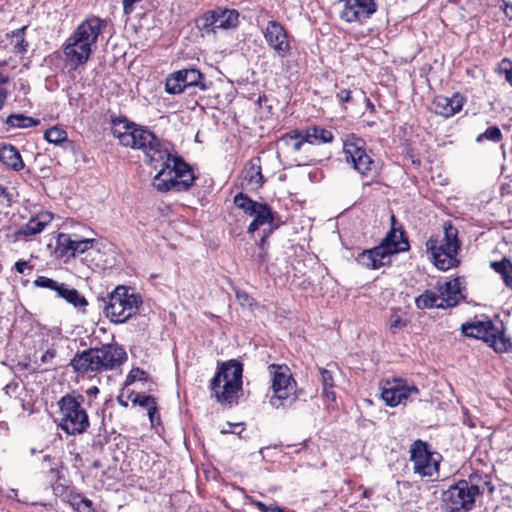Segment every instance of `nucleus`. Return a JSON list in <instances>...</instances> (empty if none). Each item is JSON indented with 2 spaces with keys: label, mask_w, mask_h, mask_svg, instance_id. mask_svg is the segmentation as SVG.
Segmentation results:
<instances>
[{
  "label": "nucleus",
  "mask_w": 512,
  "mask_h": 512,
  "mask_svg": "<svg viewBox=\"0 0 512 512\" xmlns=\"http://www.w3.org/2000/svg\"><path fill=\"white\" fill-rule=\"evenodd\" d=\"M389 326L392 330H397L405 326V322L402 320V318L398 314L391 315L389 319Z\"/></svg>",
  "instance_id": "nucleus-48"
},
{
  "label": "nucleus",
  "mask_w": 512,
  "mask_h": 512,
  "mask_svg": "<svg viewBox=\"0 0 512 512\" xmlns=\"http://www.w3.org/2000/svg\"><path fill=\"white\" fill-rule=\"evenodd\" d=\"M112 134L120 144L143 151L148 164L158 170L152 186L161 193L169 191L187 192L198 177L182 157L172 155L165 144L146 127L126 120H113Z\"/></svg>",
  "instance_id": "nucleus-1"
},
{
  "label": "nucleus",
  "mask_w": 512,
  "mask_h": 512,
  "mask_svg": "<svg viewBox=\"0 0 512 512\" xmlns=\"http://www.w3.org/2000/svg\"><path fill=\"white\" fill-rule=\"evenodd\" d=\"M146 410L148 412V417L152 425H154L155 422H159L160 417L158 414L157 402L155 398L152 400V404H149V406L146 407Z\"/></svg>",
  "instance_id": "nucleus-47"
},
{
  "label": "nucleus",
  "mask_w": 512,
  "mask_h": 512,
  "mask_svg": "<svg viewBox=\"0 0 512 512\" xmlns=\"http://www.w3.org/2000/svg\"><path fill=\"white\" fill-rule=\"evenodd\" d=\"M87 393L89 395H97L99 393V389H98V387L93 386V387L88 389Z\"/></svg>",
  "instance_id": "nucleus-59"
},
{
  "label": "nucleus",
  "mask_w": 512,
  "mask_h": 512,
  "mask_svg": "<svg viewBox=\"0 0 512 512\" xmlns=\"http://www.w3.org/2000/svg\"><path fill=\"white\" fill-rule=\"evenodd\" d=\"M94 242H95L94 239H81V240L74 239L73 249H72V252H73L72 257H75L76 255L82 254L85 251L91 249L94 245Z\"/></svg>",
  "instance_id": "nucleus-43"
},
{
  "label": "nucleus",
  "mask_w": 512,
  "mask_h": 512,
  "mask_svg": "<svg viewBox=\"0 0 512 512\" xmlns=\"http://www.w3.org/2000/svg\"><path fill=\"white\" fill-rule=\"evenodd\" d=\"M286 146L290 147L292 151L298 152L304 143H307L306 140V132L293 130L289 133H286L281 139Z\"/></svg>",
  "instance_id": "nucleus-36"
},
{
  "label": "nucleus",
  "mask_w": 512,
  "mask_h": 512,
  "mask_svg": "<svg viewBox=\"0 0 512 512\" xmlns=\"http://www.w3.org/2000/svg\"><path fill=\"white\" fill-rule=\"evenodd\" d=\"M462 333L467 337L481 339L496 352L508 351L509 341L502 330L497 328L491 320L466 322L461 326Z\"/></svg>",
  "instance_id": "nucleus-11"
},
{
  "label": "nucleus",
  "mask_w": 512,
  "mask_h": 512,
  "mask_svg": "<svg viewBox=\"0 0 512 512\" xmlns=\"http://www.w3.org/2000/svg\"><path fill=\"white\" fill-rule=\"evenodd\" d=\"M44 139L51 144L61 146L65 150L73 147V142L68 139L67 132L57 126L47 129L44 133Z\"/></svg>",
  "instance_id": "nucleus-26"
},
{
  "label": "nucleus",
  "mask_w": 512,
  "mask_h": 512,
  "mask_svg": "<svg viewBox=\"0 0 512 512\" xmlns=\"http://www.w3.org/2000/svg\"><path fill=\"white\" fill-rule=\"evenodd\" d=\"M50 214H41L31 218L26 224L22 225L17 232L19 236H33L41 233L46 225L51 221Z\"/></svg>",
  "instance_id": "nucleus-23"
},
{
  "label": "nucleus",
  "mask_w": 512,
  "mask_h": 512,
  "mask_svg": "<svg viewBox=\"0 0 512 512\" xmlns=\"http://www.w3.org/2000/svg\"><path fill=\"white\" fill-rule=\"evenodd\" d=\"M252 217H254V219L248 226V233H254L256 230L259 229L260 226H263L265 224H272L274 221V213L272 212L271 208L265 203H262L259 206V209L256 211L255 214L252 215Z\"/></svg>",
  "instance_id": "nucleus-25"
},
{
  "label": "nucleus",
  "mask_w": 512,
  "mask_h": 512,
  "mask_svg": "<svg viewBox=\"0 0 512 512\" xmlns=\"http://www.w3.org/2000/svg\"><path fill=\"white\" fill-rule=\"evenodd\" d=\"M39 123L38 119L24 114H11L5 120L7 130L11 128H30L37 126Z\"/></svg>",
  "instance_id": "nucleus-32"
},
{
  "label": "nucleus",
  "mask_w": 512,
  "mask_h": 512,
  "mask_svg": "<svg viewBox=\"0 0 512 512\" xmlns=\"http://www.w3.org/2000/svg\"><path fill=\"white\" fill-rule=\"evenodd\" d=\"M409 247L404 231L392 226L378 246L359 253L356 261L365 268L379 269L390 263L391 255L407 251Z\"/></svg>",
  "instance_id": "nucleus-5"
},
{
  "label": "nucleus",
  "mask_w": 512,
  "mask_h": 512,
  "mask_svg": "<svg viewBox=\"0 0 512 512\" xmlns=\"http://www.w3.org/2000/svg\"><path fill=\"white\" fill-rule=\"evenodd\" d=\"M268 369L273 392L269 399L270 405L275 409L291 405L298 396L296 394L297 383L292 377L290 369L286 365L277 364H271Z\"/></svg>",
  "instance_id": "nucleus-9"
},
{
  "label": "nucleus",
  "mask_w": 512,
  "mask_h": 512,
  "mask_svg": "<svg viewBox=\"0 0 512 512\" xmlns=\"http://www.w3.org/2000/svg\"><path fill=\"white\" fill-rule=\"evenodd\" d=\"M502 2L506 15L512 18V0H502Z\"/></svg>",
  "instance_id": "nucleus-57"
},
{
  "label": "nucleus",
  "mask_w": 512,
  "mask_h": 512,
  "mask_svg": "<svg viewBox=\"0 0 512 512\" xmlns=\"http://www.w3.org/2000/svg\"><path fill=\"white\" fill-rule=\"evenodd\" d=\"M5 193V188L0 185V195Z\"/></svg>",
  "instance_id": "nucleus-63"
},
{
  "label": "nucleus",
  "mask_w": 512,
  "mask_h": 512,
  "mask_svg": "<svg viewBox=\"0 0 512 512\" xmlns=\"http://www.w3.org/2000/svg\"><path fill=\"white\" fill-rule=\"evenodd\" d=\"M43 466H44V468L48 469V473L50 475V481L60 479V471L58 469V462H56L54 458H51L49 455H45L43 457Z\"/></svg>",
  "instance_id": "nucleus-39"
},
{
  "label": "nucleus",
  "mask_w": 512,
  "mask_h": 512,
  "mask_svg": "<svg viewBox=\"0 0 512 512\" xmlns=\"http://www.w3.org/2000/svg\"><path fill=\"white\" fill-rule=\"evenodd\" d=\"M127 398L132 402L133 405H138L145 409L149 406V404H152V400L154 399V397L151 395H144L134 391H131Z\"/></svg>",
  "instance_id": "nucleus-40"
},
{
  "label": "nucleus",
  "mask_w": 512,
  "mask_h": 512,
  "mask_svg": "<svg viewBox=\"0 0 512 512\" xmlns=\"http://www.w3.org/2000/svg\"><path fill=\"white\" fill-rule=\"evenodd\" d=\"M416 307L419 309L441 308L446 309L441 300V295L432 290H426L415 299Z\"/></svg>",
  "instance_id": "nucleus-27"
},
{
  "label": "nucleus",
  "mask_w": 512,
  "mask_h": 512,
  "mask_svg": "<svg viewBox=\"0 0 512 512\" xmlns=\"http://www.w3.org/2000/svg\"><path fill=\"white\" fill-rule=\"evenodd\" d=\"M505 284L512 289V272L511 274L504 280Z\"/></svg>",
  "instance_id": "nucleus-61"
},
{
  "label": "nucleus",
  "mask_w": 512,
  "mask_h": 512,
  "mask_svg": "<svg viewBox=\"0 0 512 512\" xmlns=\"http://www.w3.org/2000/svg\"><path fill=\"white\" fill-rule=\"evenodd\" d=\"M439 294L445 308L456 306L461 298L460 282L458 279L445 282L443 285H439Z\"/></svg>",
  "instance_id": "nucleus-21"
},
{
  "label": "nucleus",
  "mask_w": 512,
  "mask_h": 512,
  "mask_svg": "<svg viewBox=\"0 0 512 512\" xmlns=\"http://www.w3.org/2000/svg\"><path fill=\"white\" fill-rule=\"evenodd\" d=\"M95 350L98 352L101 372L117 368L127 360L125 349L118 344H104Z\"/></svg>",
  "instance_id": "nucleus-17"
},
{
  "label": "nucleus",
  "mask_w": 512,
  "mask_h": 512,
  "mask_svg": "<svg viewBox=\"0 0 512 512\" xmlns=\"http://www.w3.org/2000/svg\"><path fill=\"white\" fill-rule=\"evenodd\" d=\"M141 0H123V11L126 15H129L134 10V4Z\"/></svg>",
  "instance_id": "nucleus-53"
},
{
  "label": "nucleus",
  "mask_w": 512,
  "mask_h": 512,
  "mask_svg": "<svg viewBox=\"0 0 512 512\" xmlns=\"http://www.w3.org/2000/svg\"><path fill=\"white\" fill-rule=\"evenodd\" d=\"M319 373L321 376L322 395L331 401H335L336 393L334 391L335 384L332 371L319 368Z\"/></svg>",
  "instance_id": "nucleus-35"
},
{
  "label": "nucleus",
  "mask_w": 512,
  "mask_h": 512,
  "mask_svg": "<svg viewBox=\"0 0 512 512\" xmlns=\"http://www.w3.org/2000/svg\"><path fill=\"white\" fill-rule=\"evenodd\" d=\"M135 381H143V382L148 381V374L144 370H142L138 367L133 368L126 376L124 385L130 386Z\"/></svg>",
  "instance_id": "nucleus-42"
},
{
  "label": "nucleus",
  "mask_w": 512,
  "mask_h": 512,
  "mask_svg": "<svg viewBox=\"0 0 512 512\" xmlns=\"http://www.w3.org/2000/svg\"><path fill=\"white\" fill-rule=\"evenodd\" d=\"M236 296L241 303L249 300V296L245 292H238Z\"/></svg>",
  "instance_id": "nucleus-58"
},
{
  "label": "nucleus",
  "mask_w": 512,
  "mask_h": 512,
  "mask_svg": "<svg viewBox=\"0 0 512 512\" xmlns=\"http://www.w3.org/2000/svg\"><path fill=\"white\" fill-rule=\"evenodd\" d=\"M0 162L17 172L24 168L19 151L10 144H0Z\"/></svg>",
  "instance_id": "nucleus-22"
},
{
  "label": "nucleus",
  "mask_w": 512,
  "mask_h": 512,
  "mask_svg": "<svg viewBox=\"0 0 512 512\" xmlns=\"http://www.w3.org/2000/svg\"><path fill=\"white\" fill-rule=\"evenodd\" d=\"M58 297L66 300L69 304L75 307H83L87 305V301L75 288H70L68 285L61 283L58 292Z\"/></svg>",
  "instance_id": "nucleus-29"
},
{
  "label": "nucleus",
  "mask_w": 512,
  "mask_h": 512,
  "mask_svg": "<svg viewBox=\"0 0 512 512\" xmlns=\"http://www.w3.org/2000/svg\"><path fill=\"white\" fill-rule=\"evenodd\" d=\"M339 2L343 3L340 18L348 23L364 22L377 11L375 0H339Z\"/></svg>",
  "instance_id": "nucleus-16"
},
{
  "label": "nucleus",
  "mask_w": 512,
  "mask_h": 512,
  "mask_svg": "<svg viewBox=\"0 0 512 512\" xmlns=\"http://www.w3.org/2000/svg\"><path fill=\"white\" fill-rule=\"evenodd\" d=\"M27 30V26H23L19 29L12 31L11 33H7V38H9V45L12 47V51L15 54H24L27 52L28 42L25 40V32Z\"/></svg>",
  "instance_id": "nucleus-28"
},
{
  "label": "nucleus",
  "mask_w": 512,
  "mask_h": 512,
  "mask_svg": "<svg viewBox=\"0 0 512 512\" xmlns=\"http://www.w3.org/2000/svg\"><path fill=\"white\" fill-rule=\"evenodd\" d=\"M337 98L342 103L350 102L351 100V91L347 89H342L337 93Z\"/></svg>",
  "instance_id": "nucleus-54"
},
{
  "label": "nucleus",
  "mask_w": 512,
  "mask_h": 512,
  "mask_svg": "<svg viewBox=\"0 0 512 512\" xmlns=\"http://www.w3.org/2000/svg\"><path fill=\"white\" fill-rule=\"evenodd\" d=\"M255 504L262 512H284V510L278 506H266L261 502H256Z\"/></svg>",
  "instance_id": "nucleus-51"
},
{
  "label": "nucleus",
  "mask_w": 512,
  "mask_h": 512,
  "mask_svg": "<svg viewBox=\"0 0 512 512\" xmlns=\"http://www.w3.org/2000/svg\"><path fill=\"white\" fill-rule=\"evenodd\" d=\"M227 425L229 428L222 429L221 433H223V434H227V433L240 434L244 430L242 423H235V424L228 423Z\"/></svg>",
  "instance_id": "nucleus-50"
},
{
  "label": "nucleus",
  "mask_w": 512,
  "mask_h": 512,
  "mask_svg": "<svg viewBox=\"0 0 512 512\" xmlns=\"http://www.w3.org/2000/svg\"><path fill=\"white\" fill-rule=\"evenodd\" d=\"M502 132L498 126L488 127L482 134H479L476 138L478 143L483 140H489L495 143H498L502 140Z\"/></svg>",
  "instance_id": "nucleus-37"
},
{
  "label": "nucleus",
  "mask_w": 512,
  "mask_h": 512,
  "mask_svg": "<svg viewBox=\"0 0 512 512\" xmlns=\"http://www.w3.org/2000/svg\"><path fill=\"white\" fill-rule=\"evenodd\" d=\"M487 489L490 493L494 487L478 475L470 476L469 481H459L444 493V501L450 503V512H460L461 509L470 510L475 503V497Z\"/></svg>",
  "instance_id": "nucleus-6"
},
{
  "label": "nucleus",
  "mask_w": 512,
  "mask_h": 512,
  "mask_svg": "<svg viewBox=\"0 0 512 512\" xmlns=\"http://www.w3.org/2000/svg\"><path fill=\"white\" fill-rule=\"evenodd\" d=\"M14 268L15 270L19 273V274H23L25 272V269L26 268H29L30 270L33 269V266L32 265H29V263L27 261H24V260H19L15 263L14 265Z\"/></svg>",
  "instance_id": "nucleus-52"
},
{
  "label": "nucleus",
  "mask_w": 512,
  "mask_h": 512,
  "mask_svg": "<svg viewBox=\"0 0 512 512\" xmlns=\"http://www.w3.org/2000/svg\"><path fill=\"white\" fill-rule=\"evenodd\" d=\"M214 14L217 15V29H230L235 28L239 24V12L235 9H214Z\"/></svg>",
  "instance_id": "nucleus-24"
},
{
  "label": "nucleus",
  "mask_w": 512,
  "mask_h": 512,
  "mask_svg": "<svg viewBox=\"0 0 512 512\" xmlns=\"http://www.w3.org/2000/svg\"><path fill=\"white\" fill-rule=\"evenodd\" d=\"M11 387H12V384H6L5 387L3 388L4 392L6 394H9V391H10Z\"/></svg>",
  "instance_id": "nucleus-62"
},
{
  "label": "nucleus",
  "mask_w": 512,
  "mask_h": 512,
  "mask_svg": "<svg viewBox=\"0 0 512 512\" xmlns=\"http://www.w3.org/2000/svg\"><path fill=\"white\" fill-rule=\"evenodd\" d=\"M193 87H198L202 91L209 88L204 74L197 68H184L171 73L166 78L165 90L169 94H180Z\"/></svg>",
  "instance_id": "nucleus-13"
},
{
  "label": "nucleus",
  "mask_w": 512,
  "mask_h": 512,
  "mask_svg": "<svg viewBox=\"0 0 512 512\" xmlns=\"http://www.w3.org/2000/svg\"><path fill=\"white\" fill-rule=\"evenodd\" d=\"M266 43L279 58H286L292 50L289 35L285 27L276 20H270L263 30Z\"/></svg>",
  "instance_id": "nucleus-15"
},
{
  "label": "nucleus",
  "mask_w": 512,
  "mask_h": 512,
  "mask_svg": "<svg viewBox=\"0 0 512 512\" xmlns=\"http://www.w3.org/2000/svg\"><path fill=\"white\" fill-rule=\"evenodd\" d=\"M33 284L35 287L50 289L55 291L56 293L58 292V289L61 285V283H58L57 281L46 276H38L34 280Z\"/></svg>",
  "instance_id": "nucleus-41"
},
{
  "label": "nucleus",
  "mask_w": 512,
  "mask_h": 512,
  "mask_svg": "<svg viewBox=\"0 0 512 512\" xmlns=\"http://www.w3.org/2000/svg\"><path fill=\"white\" fill-rule=\"evenodd\" d=\"M391 221H392V223L395 222V216L394 215L391 216Z\"/></svg>",
  "instance_id": "nucleus-64"
},
{
  "label": "nucleus",
  "mask_w": 512,
  "mask_h": 512,
  "mask_svg": "<svg viewBox=\"0 0 512 512\" xmlns=\"http://www.w3.org/2000/svg\"><path fill=\"white\" fill-rule=\"evenodd\" d=\"M255 260L260 265L266 263L268 261V250H261L260 253L255 256Z\"/></svg>",
  "instance_id": "nucleus-56"
},
{
  "label": "nucleus",
  "mask_w": 512,
  "mask_h": 512,
  "mask_svg": "<svg viewBox=\"0 0 512 512\" xmlns=\"http://www.w3.org/2000/svg\"><path fill=\"white\" fill-rule=\"evenodd\" d=\"M215 17L217 15L214 14V10H210L196 19V27L202 32V35L216 33L217 18Z\"/></svg>",
  "instance_id": "nucleus-33"
},
{
  "label": "nucleus",
  "mask_w": 512,
  "mask_h": 512,
  "mask_svg": "<svg viewBox=\"0 0 512 512\" xmlns=\"http://www.w3.org/2000/svg\"><path fill=\"white\" fill-rule=\"evenodd\" d=\"M84 397L66 394L58 401L60 411L59 428L68 435H78L89 428V417L83 407Z\"/></svg>",
  "instance_id": "nucleus-7"
},
{
  "label": "nucleus",
  "mask_w": 512,
  "mask_h": 512,
  "mask_svg": "<svg viewBox=\"0 0 512 512\" xmlns=\"http://www.w3.org/2000/svg\"><path fill=\"white\" fill-rule=\"evenodd\" d=\"M275 227H271V229L269 230L268 233H264V235L260 238L259 242H258V246H259V249L260 250H268V243H267V238L269 236V233H271L273 231Z\"/></svg>",
  "instance_id": "nucleus-55"
},
{
  "label": "nucleus",
  "mask_w": 512,
  "mask_h": 512,
  "mask_svg": "<svg viewBox=\"0 0 512 512\" xmlns=\"http://www.w3.org/2000/svg\"><path fill=\"white\" fill-rule=\"evenodd\" d=\"M70 502H71V506L78 511L80 509L81 504H83L84 507H86V508H90L92 505V502L89 499L85 498L84 496H82L80 494H76V495L72 496Z\"/></svg>",
  "instance_id": "nucleus-46"
},
{
  "label": "nucleus",
  "mask_w": 512,
  "mask_h": 512,
  "mask_svg": "<svg viewBox=\"0 0 512 512\" xmlns=\"http://www.w3.org/2000/svg\"><path fill=\"white\" fill-rule=\"evenodd\" d=\"M56 356V350L54 348L47 349L40 357L42 364H51L52 360Z\"/></svg>",
  "instance_id": "nucleus-49"
},
{
  "label": "nucleus",
  "mask_w": 512,
  "mask_h": 512,
  "mask_svg": "<svg viewBox=\"0 0 512 512\" xmlns=\"http://www.w3.org/2000/svg\"><path fill=\"white\" fill-rule=\"evenodd\" d=\"M9 81V76L0 71V110L3 108L8 97L7 85Z\"/></svg>",
  "instance_id": "nucleus-44"
},
{
  "label": "nucleus",
  "mask_w": 512,
  "mask_h": 512,
  "mask_svg": "<svg viewBox=\"0 0 512 512\" xmlns=\"http://www.w3.org/2000/svg\"><path fill=\"white\" fill-rule=\"evenodd\" d=\"M142 297L129 287L119 285L109 295L104 306L106 317L113 323H124L138 313Z\"/></svg>",
  "instance_id": "nucleus-8"
},
{
  "label": "nucleus",
  "mask_w": 512,
  "mask_h": 512,
  "mask_svg": "<svg viewBox=\"0 0 512 512\" xmlns=\"http://www.w3.org/2000/svg\"><path fill=\"white\" fill-rule=\"evenodd\" d=\"M106 25V21L97 16H90L82 21L63 45L66 62L75 68L85 64Z\"/></svg>",
  "instance_id": "nucleus-2"
},
{
  "label": "nucleus",
  "mask_w": 512,
  "mask_h": 512,
  "mask_svg": "<svg viewBox=\"0 0 512 512\" xmlns=\"http://www.w3.org/2000/svg\"><path fill=\"white\" fill-rule=\"evenodd\" d=\"M425 248L428 258L438 270L447 271L460 265L461 241L458 229L450 221L443 224V234L429 237Z\"/></svg>",
  "instance_id": "nucleus-3"
},
{
  "label": "nucleus",
  "mask_w": 512,
  "mask_h": 512,
  "mask_svg": "<svg viewBox=\"0 0 512 512\" xmlns=\"http://www.w3.org/2000/svg\"><path fill=\"white\" fill-rule=\"evenodd\" d=\"M243 365L236 359L223 362L210 381L211 396L224 406L237 404L242 389Z\"/></svg>",
  "instance_id": "nucleus-4"
},
{
  "label": "nucleus",
  "mask_w": 512,
  "mask_h": 512,
  "mask_svg": "<svg viewBox=\"0 0 512 512\" xmlns=\"http://www.w3.org/2000/svg\"><path fill=\"white\" fill-rule=\"evenodd\" d=\"M234 205L242 210L245 214L252 216L259 209V206L262 204L260 202L252 200L246 194L240 192L234 196L233 199Z\"/></svg>",
  "instance_id": "nucleus-34"
},
{
  "label": "nucleus",
  "mask_w": 512,
  "mask_h": 512,
  "mask_svg": "<svg viewBox=\"0 0 512 512\" xmlns=\"http://www.w3.org/2000/svg\"><path fill=\"white\" fill-rule=\"evenodd\" d=\"M306 140L309 144H323L331 143L333 141V134L330 130L319 126H313L305 130Z\"/></svg>",
  "instance_id": "nucleus-30"
},
{
  "label": "nucleus",
  "mask_w": 512,
  "mask_h": 512,
  "mask_svg": "<svg viewBox=\"0 0 512 512\" xmlns=\"http://www.w3.org/2000/svg\"><path fill=\"white\" fill-rule=\"evenodd\" d=\"M99 356L95 348H90L75 354L70 365L76 373L88 374L101 372L99 367Z\"/></svg>",
  "instance_id": "nucleus-18"
},
{
  "label": "nucleus",
  "mask_w": 512,
  "mask_h": 512,
  "mask_svg": "<svg viewBox=\"0 0 512 512\" xmlns=\"http://www.w3.org/2000/svg\"><path fill=\"white\" fill-rule=\"evenodd\" d=\"M242 185L249 186L251 189H259L263 186L265 179L262 175L260 157H253L249 160L243 172Z\"/></svg>",
  "instance_id": "nucleus-20"
},
{
  "label": "nucleus",
  "mask_w": 512,
  "mask_h": 512,
  "mask_svg": "<svg viewBox=\"0 0 512 512\" xmlns=\"http://www.w3.org/2000/svg\"><path fill=\"white\" fill-rule=\"evenodd\" d=\"M490 265L497 273L502 276L503 280H505L512 272V263L506 258L498 262H491Z\"/></svg>",
  "instance_id": "nucleus-38"
},
{
  "label": "nucleus",
  "mask_w": 512,
  "mask_h": 512,
  "mask_svg": "<svg viewBox=\"0 0 512 512\" xmlns=\"http://www.w3.org/2000/svg\"><path fill=\"white\" fill-rule=\"evenodd\" d=\"M428 444L420 439L415 440L410 447V460L413 462V469L421 477H431L438 472L439 462L434 457Z\"/></svg>",
  "instance_id": "nucleus-14"
},
{
  "label": "nucleus",
  "mask_w": 512,
  "mask_h": 512,
  "mask_svg": "<svg viewBox=\"0 0 512 512\" xmlns=\"http://www.w3.org/2000/svg\"><path fill=\"white\" fill-rule=\"evenodd\" d=\"M117 401H118L120 406H122L124 408L128 407V402L126 400H124L121 396H119L117 398Z\"/></svg>",
  "instance_id": "nucleus-60"
},
{
  "label": "nucleus",
  "mask_w": 512,
  "mask_h": 512,
  "mask_svg": "<svg viewBox=\"0 0 512 512\" xmlns=\"http://www.w3.org/2000/svg\"><path fill=\"white\" fill-rule=\"evenodd\" d=\"M499 69L505 75L506 81L512 86V61L507 58L503 59Z\"/></svg>",
  "instance_id": "nucleus-45"
},
{
  "label": "nucleus",
  "mask_w": 512,
  "mask_h": 512,
  "mask_svg": "<svg viewBox=\"0 0 512 512\" xmlns=\"http://www.w3.org/2000/svg\"><path fill=\"white\" fill-rule=\"evenodd\" d=\"M73 243L74 239L71 238V235L66 233H59L56 238V245L54 249L55 256L57 258L73 256Z\"/></svg>",
  "instance_id": "nucleus-31"
},
{
  "label": "nucleus",
  "mask_w": 512,
  "mask_h": 512,
  "mask_svg": "<svg viewBox=\"0 0 512 512\" xmlns=\"http://www.w3.org/2000/svg\"><path fill=\"white\" fill-rule=\"evenodd\" d=\"M342 141L346 161L361 175H368L375 168V162L371 151L367 150L366 142L353 133L346 135Z\"/></svg>",
  "instance_id": "nucleus-10"
},
{
  "label": "nucleus",
  "mask_w": 512,
  "mask_h": 512,
  "mask_svg": "<svg viewBox=\"0 0 512 512\" xmlns=\"http://www.w3.org/2000/svg\"><path fill=\"white\" fill-rule=\"evenodd\" d=\"M381 398L387 406L396 407L405 404L413 396L419 395L418 387L401 377H391L379 382Z\"/></svg>",
  "instance_id": "nucleus-12"
},
{
  "label": "nucleus",
  "mask_w": 512,
  "mask_h": 512,
  "mask_svg": "<svg viewBox=\"0 0 512 512\" xmlns=\"http://www.w3.org/2000/svg\"><path fill=\"white\" fill-rule=\"evenodd\" d=\"M465 103V99L459 93H455L451 97L439 95L432 102V111L445 118H449L458 113Z\"/></svg>",
  "instance_id": "nucleus-19"
}]
</instances>
